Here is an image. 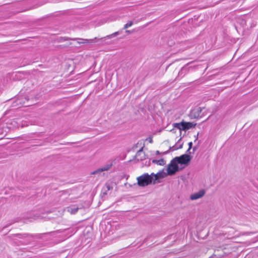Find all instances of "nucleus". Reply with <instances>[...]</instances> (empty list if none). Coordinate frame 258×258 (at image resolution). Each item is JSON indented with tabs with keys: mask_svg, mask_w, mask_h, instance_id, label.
Returning <instances> with one entry per match:
<instances>
[{
	"mask_svg": "<svg viewBox=\"0 0 258 258\" xmlns=\"http://www.w3.org/2000/svg\"><path fill=\"white\" fill-rule=\"evenodd\" d=\"M153 163H155L158 165H164L165 164V161L163 159H161L160 160H153Z\"/></svg>",
	"mask_w": 258,
	"mask_h": 258,
	"instance_id": "obj_11",
	"label": "nucleus"
},
{
	"mask_svg": "<svg viewBox=\"0 0 258 258\" xmlns=\"http://www.w3.org/2000/svg\"><path fill=\"white\" fill-rule=\"evenodd\" d=\"M196 124L192 122H186L183 121V127H182V131L188 130L189 128L194 127Z\"/></svg>",
	"mask_w": 258,
	"mask_h": 258,
	"instance_id": "obj_7",
	"label": "nucleus"
},
{
	"mask_svg": "<svg viewBox=\"0 0 258 258\" xmlns=\"http://www.w3.org/2000/svg\"><path fill=\"white\" fill-rule=\"evenodd\" d=\"M150 143H152V139H151L150 140Z\"/></svg>",
	"mask_w": 258,
	"mask_h": 258,
	"instance_id": "obj_21",
	"label": "nucleus"
},
{
	"mask_svg": "<svg viewBox=\"0 0 258 258\" xmlns=\"http://www.w3.org/2000/svg\"><path fill=\"white\" fill-rule=\"evenodd\" d=\"M151 175L153 177V184H155L156 183V180L165 177L168 175V174L162 170L159 171L156 174L152 173Z\"/></svg>",
	"mask_w": 258,
	"mask_h": 258,
	"instance_id": "obj_4",
	"label": "nucleus"
},
{
	"mask_svg": "<svg viewBox=\"0 0 258 258\" xmlns=\"http://www.w3.org/2000/svg\"><path fill=\"white\" fill-rule=\"evenodd\" d=\"M70 39L68 37H60L58 40V42H61L65 41H67V40H68Z\"/></svg>",
	"mask_w": 258,
	"mask_h": 258,
	"instance_id": "obj_15",
	"label": "nucleus"
},
{
	"mask_svg": "<svg viewBox=\"0 0 258 258\" xmlns=\"http://www.w3.org/2000/svg\"><path fill=\"white\" fill-rule=\"evenodd\" d=\"M78 39L79 40H80V41H78V43L79 44L91 43L94 42V39H84L78 38Z\"/></svg>",
	"mask_w": 258,
	"mask_h": 258,
	"instance_id": "obj_9",
	"label": "nucleus"
},
{
	"mask_svg": "<svg viewBox=\"0 0 258 258\" xmlns=\"http://www.w3.org/2000/svg\"><path fill=\"white\" fill-rule=\"evenodd\" d=\"M173 159L177 164H187L191 160L190 155L185 154L179 157H176Z\"/></svg>",
	"mask_w": 258,
	"mask_h": 258,
	"instance_id": "obj_2",
	"label": "nucleus"
},
{
	"mask_svg": "<svg viewBox=\"0 0 258 258\" xmlns=\"http://www.w3.org/2000/svg\"><path fill=\"white\" fill-rule=\"evenodd\" d=\"M192 142H189L188 143V146H189V148L187 151V152H188L192 148Z\"/></svg>",
	"mask_w": 258,
	"mask_h": 258,
	"instance_id": "obj_16",
	"label": "nucleus"
},
{
	"mask_svg": "<svg viewBox=\"0 0 258 258\" xmlns=\"http://www.w3.org/2000/svg\"><path fill=\"white\" fill-rule=\"evenodd\" d=\"M205 190L201 189L197 192H195L190 195V199L192 201L196 200L202 198L205 195Z\"/></svg>",
	"mask_w": 258,
	"mask_h": 258,
	"instance_id": "obj_5",
	"label": "nucleus"
},
{
	"mask_svg": "<svg viewBox=\"0 0 258 258\" xmlns=\"http://www.w3.org/2000/svg\"><path fill=\"white\" fill-rule=\"evenodd\" d=\"M198 135H199V133H198L196 135H195L194 136L195 138V141H196L198 140Z\"/></svg>",
	"mask_w": 258,
	"mask_h": 258,
	"instance_id": "obj_18",
	"label": "nucleus"
},
{
	"mask_svg": "<svg viewBox=\"0 0 258 258\" xmlns=\"http://www.w3.org/2000/svg\"><path fill=\"white\" fill-rule=\"evenodd\" d=\"M202 110V108L201 107H198L197 108L195 109L194 111L195 112V113H196L195 115V117H199L200 116V113Z\"/></svg>",
	"mask_w": 258,
	"mask_h": 258,
	"instance_id": "obj_12",
	"label": "nucleus"
},
{
	"mask_svg": "<svg viewBox=\"0 0 258 258\" xmlns=\"http://www.w3.org/2000/svg\"><path fill=\"white\" fill-rule=\"evenodd\" d=\"M156 153H157V154H159V152L158 151H157L156 152Z\"/></svg>",
	"mask_w": 258,
	"mask_h": 258,
	"instance_id": "obj_23",
	"label": "nucleus"
},
{
	"mask_svg": "<svg viewBox=\"0 0 258 258\" xmlns=\"http://www.w3.org/2000/svg\"><path fill=\"white\" fill-rule=\"evenodd\" d=\"M195 150H196V148H195V147H194V148H193V151L194 152Z\"/></svg>",
	"mask_w": 258,
	"mask_h": 258,
	"instance_id": "obj_22",
	"label": "nucleus"
},
{
	"mask_svg": "<svg viewBox=\"0 0 258 258\" xmlns=\"http://www.w3.org/2000/svg\"><path fill=\"white\" fill-rule=\"evenodd\" d=\"M178 170V167L177 165V163L173 159L168 165V167L167 169V173L168 175H171L175 173V172H177Z\"/></svg>",
	"mask_w": 258,
	"mask_h": 258,
	"instance_id": "obj_3",
	"label": "nucleus"
},
{
	"mask_svg": "<svg viewBox=\"0 0 258 258\" xmlns=\"http://www.w3.org/2000/svg\"><path fill=\"white\" fill-rule=\"evenodd\" d=\"M173 126L175 128H177L179 129V130H182V127H183V121H182L179 123H174L173 124Z\"/></svg>",
	"mask_w": 258,
	"mask_h": 258,
	"instance_id": "obj_10",
	"label": "nucleus"
},
{
	"mask_svg": "<svg viewBox=\"0 0 258 258\" xmlns=\"http://www.w3.org/2000/svg\"><path fill=\"white\" fill-rule=\"evenodd\" d=\"M105 186L108 190H109L110 189L112 188V187H111L109 184H106Z\"/></svg>",
	"mask_w": 258,
	"mask_h": 258,
	"instance_id": "obj_17",
	"label": "nucleus"
},
{
	"mask_svg": "<svg viewBox=\"0 0 258 258\" xmlns=\"http://www.w3.org/2000/svg\"><path fill=\"white\" fill-rule=\"evenodd\" d=\"M126 32L128 33H130L131 32L130 30H126Z\"/></svg>",
	"mask_w": 258,
	"mask_h": 258,
	"instance_id": "obj_20",
	"label": "nucleus"
},
{
	"mask_svg": "<svg viewBox=\"0 0 258 258\" xmlns=\"http://www.w3.org/2000/svg\"><path fill=\"white\" fill-rule=\"evenodd\" d=\"M143 150V149L142 148L141 149H140L138 152V153L139 154V153H140L141 152H142Z\"/></svg>",
	"mask_w": 258,
	"mask_h": 258,
	"instance_id": "obj_19",
	"label": "nucleus"
},
{
	"mask_svg": "<svg viewBox=\"0 0 258 258\" xmlns=\"http://www.w3.org/2000/svg\"><path fill=\"white\" fill-rule=\"evenodd\" d=\"M79 209V208L75 205L67 207V210L68 212L70 213L71 214H76Z\"/></svg>",
	"mask_w": 258,
	"mask_h": 258,
	"instance_id": "obj_8",
	"label": "nucleus"
},
{
	"mask_svg": "<svg viewBox=\"0 0 258 258\" xmlns=\"http://www.w3.org/2000/svg\"><path fill=\"white\" fill-rule=\"evenodd\" d=\"M133 23L132 21H129L125 25H124L123 28L124 29H126L127 28L132 26L133 25Z\"/></svg>",
	"mask_w": 258,
	"mask_h": 258,
	"instance_id": "obj_14",
	"label": "nucleus"
},
{
	"mask_svg": "<svg viewBox=\"0 0 258 258\" xmlns=\"http://www.w3.org/2000/svg\"><path fill=\"white\" fill-rule=\"evenodd\" d=\"M137 180V184L140 187H145L152 183L153 184V177L152 176L151 174L144 173L138 177Z\"/></svg>",
	"mask_w": 258,
	"mask_h": 258,
	"instance_id": "obj_1",
	"label": "nucleus"
},
{
	"mask_svg": "<svg viewBox=\"0 0 258 258\" xmlns=\"http://www.w3.org/2000/svg\"><path fill=\"white\" fill-rule=\"evenodd\" d=\"M110 167V165H107L102 168H99L95 171L92 172L91 174H99L103 171L108 170Z\"/></svg>",
	"mask_w": 258,
	"mask_h": 258,
	"instance_id": "obj_6",
	"label": "nucleus"
},
{
	"mask_svg": "<svg viewBox=\"0 0 258 258\" xmlns=\"http://www.w3.org/2000/svg\"><path fill=\"white\" fill-rule=\"evenodd\" d=\"M119 34V31H117V32H115L110 35H107L106 37L107 38H112L113 37H114V36H116L117 35H118V34Z\"/></svg>",
	"mask_w": 258,
	"mask_h": 258,
	"instance_id": "obj_13",
	"label": "nucleus"
}]
</instances>
